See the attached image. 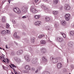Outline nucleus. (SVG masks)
I'll list each match as a JSON object with an SVG mask.
<instances>
[{"mask_svg": "<svg viewBox=\"0 0 74 74\" xmlns=\"http://www.w3.org/2000/svg\"><path fill=\"white\" fill-rule=\"evenodd\" d=\"M38 70H39V69H37L36 71H35V73H38Z\"/></svg>", "mask_w": 74, "mask_h": 74, "instance_id": "nucleus-35", "label": "nucleus"}, {"mask_svg": "<svg viewBox=\"0 0 74 74\" xmlns=\"http://www.w3.org/2000/svg\"><path fill=\"white\" fill-rule=\"evenodd\" d=\"M22 18H26V16H24L22 17Z\"/></svg>", "mask_w": 74, "mask_h": 74, "instance_id": "nucleus-37", "label": "nucleus"}, {"mask_svg": "<svg viewBox=\"0 0 74 74\" xmlns=\"http://www.w3.org/2000/svg\"><path fill=\"white\" fill-rule=\"evenodd\" d=\"M7 32L5 30H3L1 32V33L2 35H5L6 34Z\"/></svg>", "mask_w": 74, "mask_h": 74, "instance_id": "nucleus-12", "label": "nucleus"}, {"mask_svg": "<svg viewBox=\"0 0 74 74\" xmlns=\"http://www.w3.org/2000/svg\"><path fill=\"white\" fill-rule=\"evenodd\" d=\"M2 22H5V19L3 17L2 18Z\"/></svg>", "mask_w": 74, "mask_h": 74, "instance_id": "nucleus-29", "label": "nucleus"}, {"mask_svg": "<svg viewBox=\"0 0 74 74\" xmlns=\"http://www.w3.org/2000/svg\"><path fill=\"white\" fill-rule=\"evenodd\" d=\"M14 22H15V21L14 20Z\"/></svg>", "mask_w": 74, "mask_h": 74, "instance_id": "nucleus-62", "label": "nucleus"}, {"mask_svg": "<svg viewBox=\"0 0 74 74\" xmlns=\"http://www.w3.org/2000/svg\"><path fill=\"white\" fill-rule=\"evenodd\" d=\"M71 8L70 7V6L69 5V4H66L64 6V9L65 10H70V9Z\"/></svg>", "mask_w": 74, "mask_h": 74, "instance_id": "nucleus-4", "label": "nucleus"}, {"mask_svg": "<svg viewBox=\"0 0 74 74\" xmlns=\"http://www.w3.org/2000/svg\"><path fill=\"white\" fill-rule=\"evenodd\" d=\"M2 67H3V69H4V68H5V66H3V65L2 66Z\"/></svg>", "mask_w": 74, "mask_h": 74, "instance_id": "nucleus-45", "label": "nucleus"}, {"mask_svg": "<svg viewBox=\"0 0 74 74\" xmlns=\"http://www.w3.org/2000/svg\"><path fill=\"white\" fill-rule=\"evenodd\" d=\"M53 13L54 15H57L58 14V11H53Z\"/></svg>", "mask_w": 74, "mask_h": 74, "instance_id": "nucleus-20", "label": "nucleus"}, {"mask_svg": "<svg viewBox=\"0 0 74 74\" xmlns=\"http://www.w3.org/2000/svg\"><path fill=\"white\" fill-rule=\"evenodd\" d=\"M32 71H34L35 70V68H32L31 69Z\"/></svg>", "mask_w": 74, "mask_h": 74, "instance_id": "nucleus-34", "label": "nucleus"}, {"mask_svg": "<svg viewBox=\"0 0 74 74\" xmlns=\"http://www.w3.org/2000/svg\"><path fill=\"white\" fill-rule=\"evenodd\" d=\"M2 61H3V62H4V63H5V60H3Z\"/></svg>", "mask_w": 74, "mask_h": 74, "instance_id": "nucleus-41", "label": "nucleus"}, {"mask_svg": "<svg viewBox=\"0 0 74 74\" xmlns=\"http://www.w3.org/2000/svg\"><path fill=\"white\" fill-rule=\"evenodd\" d=\"M39 1V0H35V3H37Z\"/></svg>", "mask_w": 74, "mask_h": 74, "instance_id": "nucleus-36", "label": "nucleus"}, {"mask_svg": "<svg viewBox=\"0 0 74 74\" xmlns=\"http://www.w3.org/2000/svg\"><path fill=\"white\" fill-rule=\"evenodd\" d=\"M61 34L62 35L64 38H66V35L63 32H61Z\"/></svg>", "mask_w": 74, "mask_h": 74, "instance_id": "nucleus-24", "label": "nucleus"}, {"mask_svg": "<svg viewBox=\"0 0 74 74\" xmlns=\"http://www.w3.org/2000/svg\"><path fill=\"white\" fill-rule=\"evenodd\" d=\"M40 51H41L43 53H44L46 52V49L44 48L41 49Z\"/></svg>", "mask_w": 74, "mask_h": 74, "instance_id": "nucleus-15", "label": "nucleus"}, {"mask_svg": "<svg viewBox=\"0 0 74 74\" xmlns=\"http://www.w3.org/2000/svg\"><path fill=\"white\" fill-rule=\"evenodd\" d=\"M23 8V10H27V9H28V7L26 6H24Z\"/></svg>", "mask_w": 74, "mask_h": 74, "instance_id": "nucleus-26", "label": "nucleus"}, {"mask_svg": "<svg viewBox=\"0 0 74 74\" xmlns=\"http://www.w3.org/2000/svg\"><path fill=\"white\" fill-rule=\"evenodd\" d=\"M62 25L65 26L66 25V21L65 20H63L62 22Z\"/></svg>", "mask_w": 74, "mask_h": 74, "instance_id": "nucleus-14", "label": "nucleus"}, {"mask_svg": "<svg viewBox=\"0 0 74 74\" xmlns=\"http://www.w3.org/2000/svg\"><path fill=\"white\" fill-rule=\"evenodd\" d=\"M41 7L42 8H44L45 7V5L44 4H42L41 5Z\"/></svg>", "mask_w": 74, "mask_h": 74, "instance_id": "nucleus-27", "label": "nucleus"}, {"mask_svg": "<svg viewBox=\"0 0 74 74\" xmlns=\"http://www.w3.org/2000/svg\"><path fill=\"white\" fill-rule=\"evenodd\" d=\"M57 41H58V42H61L63 41V39L61 37H58L57 38Z\"/></svg>", "mask_w": 74, "mask_h": 74, "instance_id": "nucleus-6", "label": "nucleus"}, {"mask_svg": "<svg viewBox=\"0 0 74 74\" xmlns=\"http://www.w3.org/2000/svg\"><path fill=\"white\" fill-rule=\"evenodd\" d=\"M42 59L43 60H44V61H45V60H47L45 59V57H43V58H42Z\"/></svg>", "mask_w": 74, "mask_h": 74, "instance_id": "nucleus-31", "label": "nucleus"}, {"mask_svg": "<svg viewBox=\"0 0 74 74\" xmlns=\"http://www.w3.org/2000/svg\"><path fill=\"white\" fill-rule=\"evenodd\" d=\"M10 25H9L8 24V23H7L6 24V28L7 29H8V28H9V27H10Z\"/></svg>", "mask_w": 74, "mask_h": 74, "instance_id": "nucleus-28", "label": "nucleus"}, {"mask_svg": "<svg viewBox=\"0 0 74 74\" xmlns=\"http://www.w3.org/2000/svg\"><path fill=\"white\" fill-rule=\"evenodd\" d=\"M8 61H9V60H7V62H8Z\"/></svg>", "mask_w": 74, "mask_h": 74, "instance_id": "nucleus-53", "label": "nucleus"}, {"mask_svg": "<svg viewBox=\"0 0 74 74\" xmlns=\"http://www.w3.org/2000/svg\"><path fill=\"white\" fill-rule=\"evenodd\" d=\"M62 66V64L61 63H58L57 64V67L58 69H60Z\"/></svg>", "mask_w": 74, "mask_h": 74, "instance_id": "nucleus-11", "label": "nucleus"}, {"mask_svg": "<svg viewBox=\"0 0 74 74\" xmlns=\"http://www.w3.org/2000/svg\"><path fill=\"white\" fill-rule=\"evenodd\" d=\"M45 19L46 21L48 22V21H50V18L48 17H46L45 18Z\"/></svg>", "mask_w": 74, "mask_h": 74, "instance_id": "nucleus-18", "label": "nucleus"}, {"mask_svg": "<svg viewBox=\"0 0 74 74\" xmlns=\"http://www.w3.org/2000/svg\"><path fill=\"white\" fill-rule=\"evenodd\" d=\"M50 59L54 63H57V62H58V58H55L54 59H53V57H51L50 58Z\"/></svg>", "mask_w": 74, "mask_h": 74, "instance_id": "nucleus-5", "label": "nucleus"}, {"mask_svg": "<svg viewBox=\"0 0 74 74\" xmlns=\"http://www.w3.org/2000/svg\"><path fill=\"white\" fill-rule=\"evenodd\" d=\"M63 6H61L60 7V10H63Z\"/></svg>", "mask_w": 74, "mask_h": 74, "instance_id": "nucleus-30", "label": "nucleus"}, {"mask_svg": "<svg viewBox=\"0 0 74 74\" xmlns=\"http://www.w3.org/2000/svg\"><path fill=\"white\" fill-rule=\"evenodd\" d=\"M44 8L45 10H47V9H48V8L45 7Z\"/></svg>", "mask_w": 74, "mask_h": 74, "instance_id": "nucleus-39", "label": "nucleus"}, {"mask_svg": "<svg viewBox=\"0 0 74 74\" xmlns=\"http://www.w3.org/2000/svg\"><path fill=\"white\" fill-rule=\"evenodd\" d=\"M6 49H8V46H7V45H6Z\"/></svg>", "mask_w": 74, "mask_h": 74, "instance_id": "nucleus-44", "label": "nucleus"}, {"mask_svg": "<svg viewBox=\"0 0 74 74\" xmlns=\"http://www.w3.org/2000/svg\"><path fill=\"white\" fill-rule=\"evenodd\" d=\"M46 43V42L45 40H42L40 41V44H45Z\"/></svg>", "mask_w": 74, "mask_h": 74, "instance_id": "nucleus-21", "label": "nucleus"}, {"mask_svg": "<svg viewBox=\"0 0 74 74\" xmlns=\"http://www.w3.org/2000/svg\"><path fill=\"white\" fill-rule=\"evenodd\" d=\"M23 53V51L22 50H19L17 51V55H21V53Z\"/></svg>", "mask_w": 74, "mask_h": 74, "instance_id": "nucleus-10", "label": "nucleus"}, {"mask_svg": "<svg viewBox=\"0 0 74 74\" xmlns=\"http://www.w3.org/2000/svg\"><path fill=\"white\" fill-rule=\"evenodd\" d=\"M70 33L71 34L72 36L74 35V31H71L70 32Z\"/></svg>", "mask_w": 74, "mask_h": 74, "instance_id": "nucleus-22", "label": "nucleus"}, {"mask_svg": "<svg viewBox=\"0 0 74 74\" xmlns=\"http://www.w3.org/2000/svg\"><path fill=\"white\" fill-rule=\"evenodd\" d=\"M57 26V25H55V27H56V26Z\"/></svg>", "mask_w": 74, "mask_h": 74, "instance_id": "nucleus-51", "label": "nucleus"}, {"mask_svg": "<svg viewBox=\"0 0 74 74\" xmlns=\"http://www.w3.org/2000/svg\"><path fill=\"white\" fill-rule=\"evenodd\" d=\"M69 74H71V73H69Z\"/></svg>", "mask_w": 74, "mask_h": 74, "instance_id": "nucleus-63", "label": "nucleus"}, {"mask_svg": "<svg viewBox=\"0 0 74 74\" xmlns=\"http://www.w3.org/2000/svg\"><path fill=\"white\" fill-rule=\"evenodd\" d=\"M37 59H33L32 60V63H33L34 64V63H37V61H36V60H37Z\"/></svg>", "mask_w": 74, "mask_h": 74, "instance_id": "nucleus-19", "label": "nucleus"}, {"mask_svg": "<svg viewBox=\"0 0 74 74\" xmlns=\"http://www.w3.org/2000/svg\"><path fill=\"white\" fill-rule=\"evenodd\" d=\"M24 68L26 70L28 71L30 70V67L29 65H25L24 66Z\"/></svg>", "mask_w": 74, "mask_h": 74, "instance_id": "nucleus-7", "label": "nucleus"}, {"mask_svg": "<svg viewBox=\"0 0 74 74\" xmlns=\"http://www.w3.org/2000/svg\"><path fill=\"white\" fill-rule=\"evenodd\" d=\"M65 18L66 21H68L70 19V14H66L65 16Z\"/></svg>", "mask_w": 74, "mask_h": 74, "instance_id": "nucleus-3", "label": "nucleus"}, {"mask_svg": "<svg viewBox=\"0 0 74 74\" xmlns=\"http://www.w3.org/2000/svg\"><path fill=\"white\" fill-rule=\"evenodd\" d=\"M43 1H47L48 0H43Z\"/></svg>", "mask_w": 74, "mask_h": 74, "instance_id": "nucleus-47", "label": "nucleus"}, {"mask_svg": "<svg viewBox=\"0 0 74 74\" xmlns=\"http://www.w3.org/2000/svg\"><path fill=\"white\" fill-rule=\"evenodd\" d=\"M11 65L12 66V67H15V68H16V67L14 65V64H11Z\"/></svg>", "mask_w": 74, "mask_h": 74, "instance_id": "nucleus-33", "label": "nucleus"}, {"mask_svg": "<svg viewBox=\"0 0 74 74\" xmlns=\"http://www.w3.org/2000/svg\"><path fill=\"white\" fill-rule=\"evenodd\" d=\"M4 59L5 60V59Z\"/></svg>", "mask_w": 74, "mask_h": 74, "instance_id": "nucleus-61", "label": "nucleus"}, {"mask_svg": "<svg viewBox=\"0 0 74 74\" xmlns=\"http://www.w3.org/2000/svg\"><path fill=\"white\" fill-rule=\"evenodd\" d=\"M27 72V71H24V73H26Z\"/></svg>", "mask_w": 74, "mask_h": 74, "instance_id": "nucleus-46", "label": "nucleus"}, {"mask_svg": "<svg viewBox=\"0 0 74 74\" xmlns=\"http://www.w3.org/2000/svg\"><path fill=\"white\" fill-rule=\"evenodd\" d=\"M18 60H19V61H20V60L19 58L18 59Z\"/></svg>", "mask_w": 74, "mask_h": 74, "instance_id": "nucleus-55", "label": "nucleus"}, {"mask_svg": "<svg viewBox=\"0 0 74 74\" xmlns=\"http://www.w3.org/2000/svg\"><path fill=\"white\" fill-rule=\"evenodd\" d=\"M3 49V50H4V49Z\"/></svg>", "mask_w": 74, "mask_h": 74, "instance_id": "nucleus-56", "label": "nucleus"}, {"mask_svg": "<svg viewBox=\"0 0 74 74\" xmlns=\"http://www.w3.org/2000/svg\"><path fill=\"white\" fill-rule=\"evenodd\" d=\"M18 62H19V61H19V60H18Z\"/></svg>", "mask_w": 74, "mask_h": 74, "instance_id": "nucleus-59", "label": "nucleus"}, {"mask_svg": "<svg viewBox=\"0 0 74 74\" xmlns=\"http://www.w3.org/2000/svg\"><path fill=\"white\" fill-rule=\"evenodd\" d=\"M41 23V22L40 21H37L35 23V25H40Z\"/></svg>", "mask_w": 74, "mask_h": 74, "instance_id": "nucleus-9", "label": "nucleus"}, {"mask_svg": "<svg viewBox=\"0 0 74 74\" xmlns=\"http://www.w3.org/2000/svg\"><path fill=\"white\" fill-rule=\"evenodd\" d=\"M10 67H11V66L10 65Z\"/></svg>", "mask_w": 74, "mask_h": 74, "instance_id": "nucleus-54", "label": "nucleus"}, {"mask_svg": "<svg viewBox=\"0 0 74 74\" xmlns=\"http://www.w3.org/2000/svg\"><path fill=\"white\" fill-rule=\"evenodd\" d=\"M34 39H35V38L34 37H33L31 38V42H34Z\"/></svg>", "mask_w": 74, "mask_h": 74, "instance_id": "nucleus-23", "label": "nucleus"}, {"mask_svg": "<svg viewBox=\"0 0 74 74\" xmlns=\"http://www.w3.org/2000/svg\"><path fill=\"white\" fill-rule=\"evenodd\" d=\"M12 74H14V73H12Z\"/></svg>", "mask_w": 74, "mask_h": 74, "instance_id": "nucleus-58", "label": "nucleus"}, {"mask_svg": "<svg viewBox=\"0 0 74 74\" xmlns=\"http://www.w3.org/2000/svg\"><path fill=\"white\" fill-rule=\"evenodd\" d=\"M1 58H2V57H1Z\"/></svg>", "mask_w": 74, "mask_h": 74, "instance_id": "nucleus-64", "label": "nucleus"}, {"mask_svg": "<svg viewBox=\"0 0 74 74\" xmlns=\"http://www.w3.org/2000/svg\"><path fill=\"white\" fill-rule=\"evenodd\" d=\"M25 58L27 62H29L30 60L29 55H27L25 56Z\"/></svg>", "mask_w": 74, "mask_h": 74, "instance_id": "nucleus-8", "label": "nucleus"}, {"mask_svg": "<svg viewBox=\"0 0 74 74\" xmlns=\"http://www.w3.org/2000/svg\"><path fill=\"white\" fill-rule=\"evenodd\" d=\"M10 0V1H12V0Z\"/></svg>", "mask_w": 74, "mask_h": 74, "instance_id": "nucleus-60", "label": "nucleus"}, {"mask_svg": "<svg viewBox=\"0 0 74 74\" xmlns=\"http://www.w3.org/2000/svg\"><path fill=\"white\" fill-rule=\"evenodd\" d=\"M30 11L31 12L33 13V14H36L38 12L37 10L34 8V6H32L30 8Z\"/></svg>", "mask_w": 74, "mask_h": 74, "instance_id": "nucleus-1", "label": "nucleus"}, {"mask_svg": "<svg viewBox=\"0 0 74 74\" xmlns=\"http://www.w3.org/2000/svg\"><path fill=\"white\" fill-rule=\"evenodd\" d=\"M48 30H49V29H48Z\"/></svg>", "mask_w": 74, "mask_h": 74, "instance_id": "nucleus-57", "label": "nucleus"}, {"mask_svg": "<svg viewBox=\"0 0 74 74\" xmlns=\"http://www.w3.org/2000/svg\"><path fill=\"white\" fill-rule=\"evenodd\" d=\"M7 33H10V32L8 30H7Z\"/></svg>", "mask_w": 74, "mask_h": 74, "instance_id": "nucleus-42", "label": "nucleus"}, {"mask_svg": "<svg viewBox=\"0 0 74 74\" xmlns=\"http://www.w3.org/2000/svg\"><path fill=\"white\" fill-rule=\"evenodd\" d=\"M58 1H59L58 0H54L53 1V4L56 5V4L58 3Z\"/></svg>", "mask_w": 74, "mask_h": 74, "instance_id": "nucleus-13", "label": "nucleus"}, {"mask_svg": "<svg viewBox=\"0 0 74 74\" xmlns=\"http://www.w3.org/2000/svg\"><path fill=\"white\" fill-rule=\"evenodd\" d=\"M13 11L14 12H15L16 13H17V14H21V10L19 9L18 8H14L13 9Z\"/></svg>", "mask_w": 74, "mask_h": 74, "instance_id": "nucleus-2", "label": "nucleus"}, {"mask_svg": "<svg viewBox=\"0 0 74 74\" xmlns=\"http://www.w3.org/2000/svg\"><path fill=\"white\" fill-rule=\"evenodd\" d=\"M2 56H3V57H4V55H2Z\"/></svg>", "mask_w": 74, "mask_h": 74, "instance_id": "nucleus-50", "label": "nucleus"}, {"mask_svg": "<svg viewBox=\"0 0 74 74\" xmlns=\"http://www.w3.org/2000/svg\"><path fill=\"white\" fill-rule=\"evenodd\" d=\"M15 44H16V45H18V43H17L16 42V43H15Z\"/></svg>", "mask_w": 74, "mask_h": 74, "instance_id": "nucleus-49", "label": "nucleus"}, {"mask_svg": "<svg viewBox=\"0 0 74 74\" xmlns=\"http://www.w3.org/2000/svg\"><path fill=\"white\" fill-rule=\"evenodd\" d=\"M34 18L35 19H38L40 18V15H35L34 16Z\"/></svg>", "mask_w": 74, "mask_h": 74, "instance_id": "nucleus-16", "label": "nucleus"}, {"mask_svg": "<svg viewBox=\"0 0 74 74\" xmlns=\"http://www.w3.org/2000/svg\"><path fill=\"white\" fill-rule=\"evenodd\" d=\"M0 49H2V48H1V47H0Z\"/></svg>", "mask_w": 74, "mask_h": 74, "instance_id": "nucleus-52", "label": "nucleus"}, {"mask_svg": "<svg viewBox=\"0 0 74 74\" xmlns=\"http://www.w3.org/2000/svg\"><path fill=\"white\" fill-rule=\"evenodd\" d=\"M14 72L15 74V73H17V72H16V71H15V69H14Z\"/></svg>", "mask_w": 74, "mask_h": 74, "instance_id": "nucleus-43", "label": "nucleus"}, {"mask_svg": "<svg viewBox=\"0 0 74 74\" xmlns=\"http://www.w3.org/2000/svg\"><path fill=\"white\" fill-rule=\"evenodd\" d=\"M15 74H18V73H17V72H16V73H15Z\"/></svg>", "mask_w": 74, "mask_h": 74, "instance_id": "nucleus-48", "label": "nucleus"}, {"mask_svg": "<svg viewBox=\"0 0 74 74\" xmlns=\"http://www.w3.org/2000/svg\"><path fill=\"white\" fill-rule=\"evenodd\" d=\"M17 34V33H16V32L14 33V35L15 36V38H20V37L16 35Z\"/></svg>", "mask_w": 74, "mask_h": 74, "instance_id": "nucleus-17", "label": "nucleus"}, {"mask_svg": "<svg viewBox=\"0 0 74 74\" xmlns=\"http://www.w3.org/2000/svg\"><path fill=\"white\" fill-rule=\"evenodd\" d=\"M11 54L12 55H14V52H12V53Z\"/></svg>", "mask_w": 74, "mask_h": 74, "instance_id": "nucleus-38", "label": "nucleus"}, {"mask_svg": "<svg viewBox=\"0 0 74 74\" xmlns=\"http://www.w3.org/2000/svg\"><path fill=\"white\" fill-rule=\"evenodd\" d=\"M8 2H9V4H10V2L11 1L10 0H8Z\"/></svg>", "mask_w": 74, "mask_h": 74, "instance_id": "nucleus-40", "label": "nucleus"}, {"mask_svg": "<svg viewBox=\"0 0 74 74\" xmlns=\"http://www.w3.org/2000/svg\"><path fill=\"white\" fill-rule=\"evenodd\" d=\"M38 69L39 70H41L42 69V67L41 66H39L38 67Z\"/></svg>", "mask_w": 74, "mask_h": 74, "instance_id": "nucleus-32", "label": "nucleus"}, {"mask_svg": "<svg viewBox=\"0 0 74 74\" xmlns=\"http://www.w3.org/2000/svg\"><path fill=\"white\" fill-rule=\"evenodd\" d=\"M44 36H45V35H40L38 37L39 38H42V37H44Z\"/></svg>", "mask_w": 74, "mask_h": 74, "instance_id": "nucleus-25", "label": "nucleus"}]
</instances>
